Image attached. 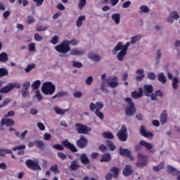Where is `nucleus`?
Returning a JSON list of instances; mask_svg holds the SVG:
<instances>
[{"instance_id": "f257e3e1", "label": "nucleus", "mask_w": 180, "mask_h": 180, "mask_svg": "<svg viewBox=\"0 0 180 180\" xmlns=\"http://www.w3.org/2000/svg\"><path fill=\"white\" fill-rule=\"evenodd\" d=\"M63 145L60 144H55L52 146L53 148H55V150H58V151H64V147L65 148H68L72 153H78V149L77 147H75V145L70 143V141H68V139L63 141L62 142Z\"/></svg>"}, {"instance_id": "f03ea898", "label": "nucleus", "mask_w": 180, "mask_h": 180, "mask_svg": "<svg viewBox=\"0 0 180 180\" xmlns=\"http://www.w3.org/2000/svg\"><path fill=\"white\" fill-rule=\"evenodd\" d=\"M41 91L45 95H53L56 92V86L51 82H44L41 87Z\"/></svg>"}, {"instance_id": "7ed1b4c3", "label": "nucleus", "mask_w": 180, "mask_h": 180, "mask_svg": "<svg viewBox=\"0 0 180 180\" xmlns=\"http://www.w3.org/2000/svg\"><path fill=\"white\" fill-rule=\"evenodd\" d=\"M55 50L61 54H67L71 50L68 44V39L63 40L60 44L55 46Z\"/></svg>"}, {"instance_id": "20e7f679", "label": "nucleus", "mask_w": 180, "mask_h": 180, "mask_svg": "<svg viewBox=\"0 0 180 180\" xmlns=\"http://www.w3.org/2000/svg\"><path fill=\"white\" fill-rule=\"evenodd\" d=\"M125 101L129 105L125 108L127 116H134V115H136V107L134 106V103H133V101H131V98L129 97L125 98Z\"/></svg>"}, {"instance_id": "39448f33", "label": "nucleus", "mask_w": 180, "mask_h": 180, "mask_svg": "<svg viewBox=\"0 0 180 180\" xmlns=\"http://www.w3.org/2000/svg\"><path fill=\"white\" fill-rule=\"evenodd\" d=\"M117 136L120 141H127V138L129 137V134H127V127L125 124H123L120 129V131L117 134Z\"/></svg>"}, {"instance_id": "423d86ee", "label": "nucleus", "mask_w": 180, "mask_h": 180, "mask_svg": "<svg viewBox=\"0 0 180 180\" xmlns=\"http://www.w3.org/2000/svg\"><path fill=\"white\" fill-rule=\"evenodd\" d=\"M25 165L32 171H41V167L39 165V161H34L32 159H28L25 161Z\"/></svg>"}, {"instance_id": "0eeeda50", "label": "nucleus", "mask_w": 180, "mask_h": 180, "mask_svg": "<svg viewBox=\"0 0 180 180\" xmlns=\"http://www.w3.org/2000/svg\"><path fill=\"white\" fill-rule=\"evenodd\" d=\"M15 88L19 89V88H20V84L18 82L9 83L6 86L0 89V94H9V92L13 89H15Z\"/></svg>"}, {"instance_id": "6e6552de", "label": "nucleus", "mask_w": 180, "mask_h": 180, "mask_svg": "<svg viewBox=\"0 0 180 180\" xmlns=\"http://www.w3.org/2000/svg\"><path fill=\"white\" fill-rule=\"evenodd\" d=\"M75 129L79 134H88L91 131V127L81 123L75 124Z\"/></svg>"}, {"instance_id": "1a4fd4ad", "label": "nucleus", "mask_w": 180, "mask_h": 180, "mask_svg": "<svg viewBox=\"0 0 180 180\" xmlns=\"http://www.w3.org/2000/svg\"><path fill=\"white\" fill-rule=\"evenodd\" d=\"M141 146L145 147L146 150H152L153 148V143H150L146 141H141L139 142V145H136L134 147L135 151H140L141 150Z\"/></svg>"}, {"instance_id": "9d476101", "label": "nucleus", "mask_w": 180, "mask_h": 180, "mask_svg": "<svg viewBox=\"0 0 180 180\" xmlns=\"http://www.w3.org/2000/svg\"><path fill=\"white\" fill-rule=\"evenodd\" d=\"M130 46V42H127L125 45H124L122 51H120L117 56V60L119 61H123L124 60V56L127 54V50L129 49V46Z\"/></svg>"}, {"instance_id": "9b49d317", "label": "nucleus", "mask_w": 180, "mask_h": 180, "mask_svg": "<svg viewBox=\"0 0 180 180\" xmlns=\"http://www.w3.org/2000/svg\"><path fill=\"white\" fill-rule=\"evenodd\" d=\"M139 132L141 136H143V137H145L146 139H153L154 137V134L150 131H147L144 125L141 126Z\"/></svg>"}, {"instance_id": "f8f14e48", "label": "nucleus", "mask_w": 180, "mask_h": 180, "mask_svg": "<svg viewBox=\"0 0 180 180\" xmlns=\"http://www.w3.org/2000/svg\"><path fill=\"white\" fill-rule=\"evenodd\" d=\"M138 157H139V160H141V161L139 160L136 163V166L138 168H141L143 167H146L147 165V164H148V162H147V159L146 158V156H144V155H143L142 153H139Z\"/></svg>"}, {"instance_id": "ddd939ff", "label": "nucleus", "mask_w": 180, "mask_h": 180, "mask_svg": "<svg viewBox=\"0 0 180 180\" xmlns=\"http://www.w3.org/2000/svg\"><path fill=\"white\" fill-rule=\"evenodd\" d=\"M76 145L79 148H85L88 146V139L82 135L79 139L76 141Z\"/></svg>"}, {"instance_id": "4468645a", "label": "nucleus", "mask_w": 180, "mask_h": 180, "mask_svg": "<svg viewBox=\"0 0 180 180\" xmlns=\"http://www.w3.org/2000/svg\"><path fill=\"white\" fill-rule=\"evenodd\" d=\"M89 109L91 112H95V110H101L103 109V103L98 101L95 103H91L89 105Z\"/></svg>"}, {"instance_id": "2eb2a0df", "label": "nucleus", "mask_w": 180, "mask_h": 180, "mask_svg": "<svg viewBox=\"0 0 180 180\" xmlns=\"http://www.w3.org/2000/svg\"><path fill=\"white\" fill-rule=\"evenodd\" d=\"M120 155H125L126 157H129L131 160H133V155H131V152L129 149H124L123 148H120Z\"/></svg>"}, {"instance_id": "dca6fc26", "label": "nucleus", "mask_w": 180, "mask_h": 180, "mask_svg": "<svg viewBox=\"0 0 180 180\" xmlns=\"http://www.w3.org/2000/svg\"><path fill=\"white\" fill-rule=\"evenodd\" d=\"M153 91L154 87H153V85L145 84L143 86V94L145 96H150V94L153 92Z\"/></svg>"}, {"instance_id": "f3484780", "label": "nucleus", "mask_w": 180, "mask_h": 180, "mask_svg": "<svg viewBox=\"0 0 180 180\" xmlns=\"http://www.w3.org/2000/svg\"><path fill=\"white\" fill-rule=\"evenodd\" d=\"M122 174L124 176H130L133 174V167L130 165H126L122 171Z\"/></svg>"}, {"instance_id": "a211bd4d", "label": "nucleus", "mask_w": 180, "mask_h": 180, "mask_svg": "<svg viewBox=\"0 0 180 180\" xmlns=\"http://www.w3.org/2000/svg\"><path fill=\"white\" fill-rule=\"evenodd\" d=\"M110 161H112V156L109 153L103 154L100 160V162H110Z\"/></svg>"}, {"instance_id": "6ab92c4d", "label": "nucleus", "mask_w": 180, "mask_h": 180, "mask_svg": "<svg viewBox=\"0 0 180 180\" xmlns=\"http://www.w3.org/2000/svg\"><path fill=\"white\" fill-rule=\"evenodd\" d=\"M131 95L134 99H139V98H141V96H143V88L140 87L139 89V92L136 91H132Z\"/></svg>"}, {"instance_id": "aec40b11", "label": "nucleus", "mask_w": 180, "mask_h": 180, "mask_svg": "<svg viewBox=\"0 0 180 180\" xmlns=\"http://www.w3.org/2000/svg\"><path fill=\"white\" fill-rule=\"evenodd\" d=\"M168 119V114L167 113V110H164L160 116V120L161 124H165L167 123V120Z\"/></svg>"}, {"instance_id": "412c9836", "label": "nucleus", "mask_w": 180, "mask_h": 180, "mask_svg": "<svg viewBox=\"0 0 180 180\" xmlns=\"http://www.w3.org/2000/svg\"><path fill=\"white\" fill-rule=\"evenodd\" d=\"M1 126H5V124L6 126H13L15 124V121H13V120L11 119V118H3L1 120Z\"/></svg>"}, {"instance_id": "4be33fe9", "label": "nucleus", "mask_w": 180, "mask_h": 180, "mask_svg": "<svg viewBox=\"0 0 180 180\" xmlns=\"http://www.w3.org/2000/svg\"><path fill=\"white\" fill-rule=\"evenodd\" d=\"M85 54V49H73L70 51V56H82Z\"/></svg>"}, {"instance_id": "5701e85b", "label": "nucleus", "mask_w": 180, "mask_h": 180, "mask_svg": "<svg viewBox=\"0 0 180 180\" xmlns=\"http://www.w3.org/2000/svg\"><path fill=\"white\" fill-rule=\"evenodd\" d=\"M80 161L84 165H88L91 163V161L89 160V158H88V156L85 153H82L81 155Z\"/></svg>"}, {"instance_id": "b1692460", "label": "nucleus", "mask_w": 180, "mask_h": 180, "mask_svg": "<svg viewBox=\"0 0 180 180\" xmlns=\"http://www.w3.org/2000/svg\"><path fill=\"white\" fill-rule=\"evenodd\" d=\"M167 171L168 172H169V174H171L173 176H176V175H179V171L178 169H176V168L171 166V165H168L167 166Z\"/></svg>"}, {"instance_id": "393cba45", "label": "nucleus", "mask_w": 180, "mask_h": 180, "mask_svg": "<svg viewBox=\"0 0 180 180\" xmlns=\"http://www.w3.org/2000/svg\"><path fill=\"white\" fill-rule=\"evenodd\" d=\"M136 74L139 75V76L136 77V81H143V79L145 77L144 69H139L138 70H136Z\"/></svg>"}, {"instance_id": "a878e982", "label": "nucleus", "mask_w": 180, "mask_h": 180, "mask_svg": "<svg viewBox=\"0 0 180 180\" xmlns=\"http://www.w3.org/2000/svg\"><path fill=\"white\" fill-rule=\"evenodd\" d=\"M88 58L91 60V61H101V56L99 55H96L95 53H90L89 55H88Z\"/></svg>"}, {"instance_id": "bb28decb", "label": "nucleus", "mask_w": 180, "mask_h": 180, "mask_svg": "<svg viewBox=\"0 0 180 180\" xmlns=\"http://www.w3.org/2000/svg\"><path fill=\"white\" fill-rule=\"evenodd\" d=\"M8 60H9V57L6 52L0 53V63H8Z\"/></svg>"}, {"instance_id": "cd10ccee", "label": "nucleus", "mask_w": 180, "mask_h": 180, "mask_svg": "<svg viewBox=\"0 0 180 180\" xmlns=\"http://www.w3.org/2000/svg\"><path fill=\"white\" fill-rule=\"evenodd\" d=\"M158 79L162 84L167 83V77H165V75L164 74V72H160L158 75Z\"/></svg>"}, {"instance_id": "c85d7f7f", "label": "nucleus", "mask_w": 180, "mask_h": 180, "mask_svg": "<svg viewBox=\"0 0 180 180\" xmlns=\"http://www.w3.org/2000/svg\"><path fill=\"white\" fill-rule=\"evenodd\" d=\"M79 168L77 160H73L70 166V171H77Z\"/></svg>"}, {"instance_id": "c756f323", "label": "nucleus", "mask_w": 180, "mask_h": 180, "mask_svg": "<svg viewBox=\"0 0 180 180\" xmlns=\"http://www.w3.org/2000/svg\"><path fill=\"white\" fill-rule=\"evenodd\" d=\"M120 172V169L116 167H113L110 169V172L112 173L113 178H117L119 176V172Z\"/></svg>"}, {"instance_id": "7c9ffc66", "label": "nucleus", "mask_w": 180, "mask_h": 180, "mask_svg": "<svg viewBox=\"0 0 180 180\" xmlns=\"http://www.w3.org/2000/svg\"><path fill=\"white\" fill-rule=\"evenodd\" d=\"M103 137H104V139H108L109 140H113V139H115V136H113V134L110 131L103 132Z\"/></svg>"}, {"instance_id": "2f4dec72", "label": "nucleus", "mask_w": 180, "mask_h": 180, "mask_svg": "<svg viewBox=\"0 0 180 180\" xmlns=\"http://www.w3.org/2000/svg\"><path fill=\"white\" fill-rule=\"evenodd\" d=\"M35 146L37 147V148H39L40 150H44V142H43L42 141H39V140H35Z\"/></svg>"}, {"instance_id": "473e14b6", "label": "nucleus", "mask_w": 180, "mask_h": 180, "mask_svg": "<svg viewBox=\"0 0 180 180\" xmlns=\"http://www.w3.org/2000/svg\"><path fill=\"white\" fill-rule=\"evenodd\" d=\"M112 19L116 23V25H119L120 23V13H115L112 15Z\"/></svg>"}, {"instance_id": "72a5a7b5", "label": "nucleus", "mask_w": 180, "mask_h": 180, "mask_svg": "<svg viewBox=\"0 0 180 180\" xmlns=\"http://www.w3.org/2000/svg\"><path fill=\"white\" fill-rule=\"evenodd\" d=\"M179 84V79H178V77H174L172 79V88L173 89H178V86Z\"/></svg>"}, {"instance_id": "f704fd0d", "label": "nucleus", "mask_w": 180, "mask_h": 180, "mask_svg": "<svg viewBox=\"0 0 180 180\" xmlns=\"http://www.w3.org/2000/svg\"><path fill=\"white\" fill-rule=\"evenodd\" d=\"M9 74V72L8 71V69L5 68H0V78H2L3 77H6Z\"/></svg>"}, {"instance_id": "c9c22d12", "label": "nucleus", "mask_w": 180, "mask_h": 180, "mask_svg": "<svg viewBox=\"0 0 180 180\" xmlns=\"http://www.w3.org/2000/svg\"><path fill=\"white\" fill-rule=\"evenodd\" d=\"M164 166H165V163L164 162H162L157 166L153 167V171H155V172H160V171H161V169L164 168Z\"/></svg>"}, {"instance_id": "e433bc0d", "label": "nucleus", "mask_w": 180, "mask_h": 180, "mask_svg": "<svg viewBox=\"0 0 180 180\" xmlns=\"http://www.w3.org/2000/svg\"><path fill=\"white\" fill-rule=\"evenodd\" d=\"M106 146L110 151H115V150H116V146H115V143H113L112 141H107Z\"/></svg>"}, {"instance_id": "4c0bfd02", "label": "nucleus", "mask_w": 180, "mask_h": 180, "mask_svg": "<svg viewBox=\"0 0 180 180\" xmlns=\"http://www.w3.org/2000/svg\"><path fill=\"white\" fill-rule=\"evenodd\" d=\"M68 95V92L67 91H60L55 96L52 97V99H56V98H63V96H67Z\"/></svg>"}, {"instance_id": "58836bf2", "label": "nucleus", "mask_w": 180, "mask_h": 180, "mask_svg": "<svg viewBox=\"0 0 180 180\" xmlns=\"http://www.w3.org/2000/svg\"><path fill=\"white\" fill-rule=\"evenodd\" d=\"M86 18L84 15H81L78 18L77 20L76 21V25L77 27H81L82 26V21L85 20Z\"/></svg>"}, {"instance_id": "ea45409f", "label": "nucleus", "mask_w": 180, "mask_h": 180, "mask_svg": "<svg viewBox=\"0 0 180 180\" xmlns=\"http://www.w3.org/2000/svg\"><path fill=\"white\" fill-rule=\"evenodd\" d=\"M124 47V45H123V44L122 43V41H119L117 45L115 46V47L114 48V51L116 53L117 51H119L120 50H121V51H122L123 48Z\"/></svg>"}, {"instance_id": "a19ab883", "label": "nucleus", "mask_w": 180, "mask_h": 180, "mask_svg": "<svg viewBox=\"0 0 180 180\" xmlns=\"http://www.w3.org/2000/svg\"><path fill=\"white\" fill-rule=\"evenodd\" d=\"M112 81H116V82H110L108 84V86H110V88H116V86L119 85V83L117 82V77H114L112 78Z\"/></svg>"}, {"instance_id": "79ce46f5", "label": "nucleus", "mask_w": 180, "mask_h": 180, "mask_svg": "<svg viewBox=\"0 0 180 180\" xmlns=\"http://www.w3.org/2000/svg\"><path fill=\"white\" fill-rule=\"evenodd\" d=\"M40 85H41V82L40 80H36L32 84L31 86L32 89H39Z\"/></svg>"}, {"instance_id": "37998d69", "label": "nucleus", "mask_w": 180, "mask_h": 180, "mask_svg": "<svg viewBox=\"0 0 180 180\" xmlns=\"http://www.w3.org/2000/svg\"><path fill=\"white\" fill-rule=\"evenodd\" d=\"M141 39V34H138L136 36L132 37L131 39V44H134V43H137V41H140Z\"/></svg>"}, {"instance_id": "c03bdc74", "label": "nucleus", "mask_w": 180, "mask_h": 180, "mask_svg": "<svg viewBox=\"0 0 180 180\" xmlns=\"http://www.w3.org/2000/svg\"><path fill=\"white\" fill-rule=\"evenodd\" d=\"M50 171L53 172V174H60V171H58V165H53L50 167Z\"/></svg>"}, {"instance_id": "a18cd8bd", "label": "nucleus", "mask_w": 180, "mask_h": 180, "mask_svg": "<svg viewBox=\"0 0 180 180\" xmlns=\"http://www.w3.org/2000/svg\"><path fill=\"white\" fill-rule=\"evenodd\" d=\"M140 11V13H148V12H150V8L147 6H141Z\"/></svg>"}, {"instance_id": "49530a36", "label": "nucleus", "mask_w": 180, "mask_h": 180, "mask_svg": "<svg viewBox=\"0 0 180 180\" xmlns=\"http://www.w3.org/2000/svg\"><path fill=\"white\" fill-rule=\"evenodd\" d=\"M49 29V27L47 25L43 26V25H37L36 27L37 32H44Z\"/></svg>"}, {"instance_id": "de8ad7c7", "label": "nucleus", "mask_w": 180, "mask_h": 180, "mask_svg": "<svg viewBox=\"0 0 180 180\" xmlns=\"http://www.w3.org/2000/svg\"><path fill=\"white\" fill-rule=\"evenodd\" d=\"M33 68H36V64H29L27 68L25 69V72H30Z\"/></svg>"}, {"instance_id": "09e8293b", "label": "nucleus", "mask_w": 180, "mask_h": 180, "mask_svg": "<svg viewBox=\"0 0 180 180\" xmlns=\"http://www.w3.org/2000/svg\"><path fill=\"white\" fill-rule=\"evenodd\" d=\"M170 16L173 18V19H175V20H178L179 19L180 16L178 12L176 11H172L170 13Z\"/></svg>"}, {"instance_id": "8fccbe9b", "label": "nucleus", "mask_w": 180, "mask_h": 180, "mask_svg": "<svg viewBox=\"0 0 180 180\" xmlns=\"http://www.w3.org/2000/svg\"><path fill=\"white\" fill-rule=\"evenodd\" d=\"M95 115L101 119V120H103V112H101V110H96Z\"/></svg>"}, {"instance_id": "3c124183", "label": "nucleus", "mask_w": 180, "mask_h": 180, "mask_svg": "<svg viewBox=\"0 0 180 180\" xmlns=\"http://www.w3.org/2000/svg\"><path fill=\"white\" fill-rule=\"evenodd\" d=\"M28 50L29 51H36V44L32 42L28 44Z\"/></svg>"}, {"instance_id": "603ef678", "label": "nucleus", "mask_w": 180, "mask_h": 180, "mask_svg": "<svg viewBox=\"0 0 180 180\" xmlns=\"http://www.w3.org/2000/svg\"><path fill=\"white\" fill-rule=\"evenodd\" d=\"M148 78L150 79L151 81H154L155 78H157V76L155 75V73L153 72H149L147 75Z\"/></svg>"}, {"instance_id": "864d4df0", "label": "nucleus", "mask_w": 180, "mask_h": 180, "mask_svg": "<svg viewBox=\"0 0 180 180\" xmlns=\"http://www.w3.org/2000/svg\"><path fill=\"white\" fill-rule=\"evenodd\" d=\"M86 5V0H79L78 3L79 9H82Z\"/></svg>"}, {"instance_id": "5fc2aeb1", "label": "nucleus", "mask_w": 180, "mask_h": 180, "mask_svg": "<svg viewBox=\"0 0 180 180\" xmlns=\"http://www.w3.org/2000/svg\"><path fill=\"white\" fill-rule=\"evenodd\" d=\"M34 40L36 41H43V37L39 34V33H36L34 35Z\"/></svg>"}, {"instance_id": "6e6d98bb", "label": "nucleus", "mask_w": 180, "mask_h": 180, "mask_svg": "<svg viewBox=\"0 0 180 180\" xmlns=\"http://www.w3.org/2000/svg\"><path fill=\"white\" fill-rule=\"evenodd\" d=\"M57 155L58 157V158H60V160H67V155L65 154H64V153L63 152H58L57 153Z\"/></svg>"}, {"instance_id": "4d7b16f0", "label": "nucleus", "mask_w": 180, "mask_h": 180, "mask_svg": "<svg viewBox=\"0 0 180 180\" xmlns=\"http://www.w3.org/2000/svg\"><path fill=\"white\" fill-rule=\"evenodd\" d=\"M36 22V20H34V18L33 16L29 15L27 18V22L28 25H32V23H34Z\"/></svg>"}, {"instance_id": "13d9d810", "label": "nucleus", "mask_w": 180, "mask_h": 180, "mask_svg": "<svg viewBox=\"0 0 180 180\" xmlns=\"http://www.w3.org/2000/svg\"><path fill=\"white\" fill-rule=\"evenodd\" d=\"M23 89L22 91H29V88H30V82H25L23 84Z\"/></svg>"}, {"instance_id": "bf43d9fd", "label": "nucleus", "mask_w": 180, "mask_h": 180, "mask_svg": "<svg viewBox=\"0 0 180 180\" xmlns=\"http://www.w3.org/2000/svg\"><path fill=\"white\" fill-rule=\"evenodd\" d=\"M51 43L54 45L57 44L58 43V36L57 35L53 36L51 41Z\"/></svg>"}, {"instance_id": "052dcab7", "label": "nucleus", "mask_w": 180, "mask_h": 180, "mask_svg": "<svg viewBox=\"0 0 180 180\" xmlns=\"http://www.w3.org/2000/svg\"><path fill=\"white\" fill-rule=\"evenodd\" d=\"M37 127L39 128L41 131H44V130H46V126H44V124H43V122H38Z\"/></svg>"}, {"instance_id": "680f3d73", "label": "nucleus", "mask_w": 180, "mask_h": 180, "mask_svg": "<svg viewBox=\"0 0 180 180\" xmlns=\"http://www.w3.org/2000/svg\"><path fill=\"white\" fill-rule=\"evenodd\" d=\"M19 5H22V6H27L29 5V1L27 0H18Z\"/></svg>"}, {"instance_id": "e2e57ef3", "label": "nucleus", "mask_w": 180, "mask_h": 180, "mask_svg": "<svg viewBox=\"0 0 180 180\" xmlns=\"http://www.w3.org/2000/svg\"><path fill=\"white\" fill-rule=\"evenodd\" d=\"M72 64L73 67H75V68H82V64L81 63V62L73 61Z\"/></svg>"}, {"instance_id": "0e129e2a", "label": "nucleus", "mask_w": 180, "mask_h": 180, "mask_svg": "<svg viewBox=\"0 0 180 180\" xmlns=\"http://www.w3.org/2000/svg\"><path fill=\"white\" fill-rule=\"evenodd\" d=\"M99 150L100 151H101L102 153H106V151H108V148L106 147V146H105L104 144H101L99 146Z\"/></svg>"}, {"instance_id": "69168bd1", "label": "nucleus", "mask_w": 180, "mask_h": 180, "mask_svg": "<svg viewBox=\"0 0 180 180\" xmlns=\"http://www.w3.org/2000/svg\"><path fill=\"white\" fill-rule=\"evenodd\" d=\"M68 43L69 46L70 44H72V46H77V44H78V41L77 39H72L70 41L68 40Z\"/></svg>"}, {"instance_id": "338daca9", "label": "nucleus", "mask_w": 180, "mask_h": 180, "mask_svg": "<svg viewBox=\"0 0 180 180\" xmlns=\"http://www.w3.org/2000/svg\"><path fill=\"white\" fill-rule=\"evenodd\" d=\"M92 81H94V77H92V76H90L86 79V84L89 86L92 85Z\"/></svg>"}, {"instance_id": "774afa93", "label": "nucleus", "mask_w": 180, "mask_h": 180, "mask_svg": "<svg viewBox=\"0 0 180 180\" xmlns=\"http://www.w3.org/2000/svg\"><path fill=\"white\" fill-rule=\"evenodd\" d=\"M130 5H131V1H125L122 4V8H129V6H130Z\"/></svg>"}]
</instances>
